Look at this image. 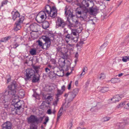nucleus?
Listing matches in <instances>:
<instances>
[{"label": "nucleus", "mask_w": 129, "mask_h": 129, "mask_svg": "<svg viewBox=\"0 0 129 129\" xmlns=\"http://www.w3.org/2000/svg\"><path fill=\"white\" fill-rule=\"evenodd\" d=\"M88 70L87 68V67H84L82 69L83 71L82 72H85L86 71H87Z\"/></svg>", "instance_id": "nucleus-55"}, {"label": "nucleus", "mask_w": 129, "mask_h": 129, "mask_svg": "<svg viewBox=\"0 0 129 129\" xmlns=\"http://www.w3.org/2000/svg\"><path fill=\"white\" fill-rule=\"evenodd\" d=\"M65 86L64 85H63L61 87V90L63 91V92L65 90Z\"/></svg>", "instance_id": "nucleus-59"}, {"label": "nucleus", "mask_w": 129, "mask_h": 129, "mask_svg": "<svg viewBox=\"0 0 129 129\" xmlns=\"http://www.w3.org/2000/svg\"><path fill=\"white\" fill-rule=\"evenodd\" d=\"M71 84H69L67 86V88L68 90H70L71 89Z\"/></svg>", "instance_id": "nucleus-60"}, {"label": "nucleus", "mask_w": 129, "mask_h": 129, "mask_svg": "<svg viewBox=\"0 0 129 129\" xmlns=\"http://www.w3.org/2000/svg\"><path fill=\"white\" fill-rule=\"evenodd\" d=\"M49 23L48 22L45 21L43 22L42 24V27L44 29H46L49 26Z\"/></svg>", "instance_id": "nucleus-23"}, {"label": "nucleus", "mask_w": 129, "mask_h": 129, "mask_svg": "<svg viewBox=\"0 0 129 129\" xmlns=\"http://www.w3.org/2000/svg\"><path fill=\"white\" fill-rule=\"evenodd\" d=\"M56 74L54 73L53 72H51L49 75L50 78L53 80L55 79L56 78Z\"/></svg>", "instance_id": "nucleus-24"}, {"label": "nucleus", "mask_w": 129, "mask_h": 129, "mask_svg": "<svg viewBox=\"0 0 129 129\" xmlns=\"http://www.w3.org/2000/svg\"><path fill=\"white\" fill-rule=\"evenodd\" d=\"M13 99L12 101V104H14L16 108H21L22 105L24 104V102L23 101L19 100L18 99H16L17 97H16Z\"/></svg>", "instance_id": "nucleus-9"}, {"label": "nucleus", "mask_w": 129, "mask_h": 129, "mask_svg": "<svg viewBox=\"0 0 129 129\" xmlns=\"http://www.w3.org/2000/svg\"><path fill=\"white\" fill-rule=\"evenodd\" d=\"M122 60L123 62H126L128 60V56H124L122 58Z\"/></svg>", "instance_id": "nucleus-44"}, {"label": "nucleus", "mask_w": 129, "mask_h": 129, "mask_svg": "<svg viewBox=\"0 0 129 129\" xmlns=\"http://www.w3.org/2000/svg\"><path fill=\"white\" fill-rule=\"evenodd\" d=\"M78 17L77 16H76L74 15L72 16V17H71V18H70V19L72 18V21L74 23H73L75 25V26L74 27L76 26L79 23L78 22Z\"/></svg>", "instance_id": "nucleus-17"}, {"label": "nucleus", "mask_w": 129, "mask_h": 129, "mask_svg": "<svg viewBox=\"0 0 129 129\" xmlns=\"http://www.w3.org/2000/svg\"><path fill=\"white\" fill-rule=\"evenodd\" d=\"M125 103L124 108L127 110H129V103H127L126 102H125Z\"/></svg>", "instance_id": "nucleus-43"}, {"label": "nucleus", "mask_w": 129, "mask_h": 129, "mask_svg": "<svg viewBox=\"0 0 129 129\" xmlns=\"http://www.w3.org/2000/svg\"><path fill=\"white\" fill-rule=\"evenodd\" d=\"M49 118L48 117H46L45 119V122L43 123V124L45 125H46L48 121Z\"/></svg>", "instance_id": "nucleus-48"}, {"label": "nucleus", "mask_w": 129, "mask_h": 129, "mask_svg": "<svg viewBox=\"0 0 129 129\" xmlns=\"http://www.w3.org/2000/svg\"><path fill=\"white\" fill-rule=\"evenodd\" d=\"M101 104L99 103H98L94 107H97L98 109H99L101 108Z\"/></svg>", "instance_id": "nucleus-49"}, {"label": "nucleus", "mask_w": 129, "mask_h": 129, "mask_svg": "<svg viewBox=\"0 0 129 129\" xmlns=\"http://www.w3.org/2000/svg\"><path fill=\"white\" fill-rule=\"evenodd\" d=\"M84 44L83 41L81 40L76 45V46L77 47H81L82 46L83 44Z\"/></svg>", "instance_id": "nucleus-37"}, {"label": "nucleus", "mask_w": 129, "mask_h": 129, "mask_svg": "<svg viewBox=\"0 0 129 129\" xmlns=\"http://www.w3.org/2000/svg\"><path fill=\"white\" fill-rule=\"evenodd\" d=\"M125 102H122L120 103L117 106V107L118 108H120L122 107L123 106H125Z\"/></svg>", "instance_id": "nucleus-39"}, {"label": "nucleus", "mask_w": 129, "mask_h": 129, "mask_svg": "<svg viewBox=\"0 0 129 129\" xmlns=\"http://www.w3.org/2000/svg\"><path fill=\"white\" fill-rule=\"evenodd\" d=\"M79 91V89L78 88H75L73 90L68 93V101L71 102L75 97Z\"/></svg>", "instance_id": "nucleus-7"}, {"label": "nucleus", "mask_w": 129, "mask_h": 129, "mask_svg": "<svg viewBox=\"0 0 129 129\" xmlns=\"http://www.w3.org/2000/svg\"><path fill=\"white\" fill-rule=\"evenodd\" d=\"M62 108L63 107H61L58 113L57 114V120H58L60 118V116L62 115L64 111L63 109H62Z\"/></svg>", "instance_id": "nucleus-22"}, {"label": "nucleus", "mask_w": 129, "mask_h": 129, "mask_svg": "<svg viewBox=\"0 0 129 129\" xmlns=\"http://www.w3.org/2000/svg\"><path fill=\"white\" fill-rule=\"evenodd\" d=\"M42 38L45 42V43L43 44L42 48L43 49H46L49 48L51 43L49 38L44 36L42 37Z\"/></svg>", "instance_id": "nucleus-8"}, {"label": "nucleus", "mask_w": 129, "mask_h": 129, "mask_svg": "<svg viewBox=\"0 0 129 129\" xmlns=\"http://www.w3.org/2000/svg\"><path fill=\"white\" fill-rule=\"evenodd\" d=\"M76 15L77 17H80L82 16V15H83V14L82 13L81 10V11L80 10H78L76 11Z\"/></svg>", "instance_id": "nucleus-35"}, {"label": "nucleus", "mask_w": 129, "mask_h": 129, "mask_svg": "<svg viewBox=\"0 0 129 129\" xmlns=\"http://www.w3.org/2000/svg\"><path fill=\"white\" fill-rule=\"evenodd\" d=\"M56 74L59 76H63L64 75V71L62 70H59L57 71Z\"/></svg>", "instance_id": "nucleus-26"}, {"label": "nucleus", "mask_w": 129, "mask_h": 129, "mask_svg": "<svg viewBox=\"0 0 129 129\" xmlns=\"http://www.w3.org/2000/svg\"><path fill=\"white\" fill-rule=\"evenodd\" d=\"M24 20V17H21L19 19L18 21L16 22L15 24L14 28L15 30L17 31L18 30L20 29L21 27L20 24L22 23Z\"/></svg>", "instance_id": "nucleus-10"}, {"label": "nucleus", "mask_w": 129, "mask_h": 129, "mask_svg": "<svg viewBox=\"0 0 129 129\" xmlns=\"http://www.w3.org/2000/svg\"><path fill=\"white\" fill-rule=\"evenodd\" d=\"M63 91L59 89H58L57 91V93L56 94V98H58L60 95L63 93Z\"/></svg>", "instance_id": "nucleus-32"}, {"label": "nucleus", "mask_w": 129, "mask_h": 129, "mask_svg": "<svg viewBox=\"0 0 129 129\" xmlns=\"http://www.w3.org/2000/svg\"><path fill=\"white\" fill-rule=\"evenodd\" d=\"M123 124L122 123H117L115 125V127L117 129H120L122 128L123 127Z\"/></svg>", "instance_id": "nucleus-27"}, {"label": "nucleus", "mask_w": 129, "mask_h": 129, "mask_svg": "<svg viewBox=\"0 0 129 129\" xmlns=\"http://www.w3.org/2000/svg\"><path fill=\"white\" fill-rule=\"evenodd\" d=\"M39 27V25L35 23H33L29 26L30 30L33 32L37 31Z\"/></svg>", "instance_id": "nucleus-12"}, {"label": "nucleus", "mask_w": 129, "mask_h": 129, "mask_svg": "<svg viewBox=\"0 0 129 129\" xmlns=\"http://www.w3.org/2000/svg\"><path fill=\"white\" fill-rule=\"evenodd\" d=\"M78 81H76L75 82V85L76 86H77L78 85Z\"/></svg>", "instance_id": "nucleus-64"}, {"label": "nucleus", "mask_w": 129, "mask_h": 129, "mask_svg": "<svg viewBox=\"0 0 129 129\" xmlns=\"http://www.w3.org/2000/svg\"><path fill=\"white\" fill-rule=\"evenodd\" d=\"M52 112L50 109H48L47 111V113L48 114H51Z\"/></svg>", "instance_id": "nucleus-61"}, {"label": "nucleus", "mask_w": 129, "mask_h": 129, "mask_svg": "<svg viewBox=\"0 0 129 129\" xmlns=\"http://www.w3.org/2000/svg\"><path fill=\"white\" fill-rule=\"evenodd\" d=\"M45 9L46 11H45L46 13L49 15L50 12L52 10V7L51 8L49 5H47L46 6Z\"/></svg>", "instance_id": "nucleus-20"}, {"label": "nucleus", "mask_w": 129, "mask_h": 129, "mask_svg": "<svg viewBox=\"0 0 129 129\" xmlns=\"http://www.w3.org/2000/svg\"><path fill=\"white\" fill-rule=\"evenodd\" d=\"M120 81V79L119 78H112L111 80V81L112 83H115L117 82H118Z\"/></svg>", "instance_id": "nucleus-29"}, {"label": "nucleus", "mask_w": 129, "mask_h": 129, "mask_svg": "<svg viewBox=\"0 0 129 129\" xmlns=\"http://www.w3.org/2000/svg\"><path fill=\"white\" fill-rule=\"evenodd\" d=\"M120 96L118 95H117L114 96L112 98L109 99V101H112L113 103H115L118 102L121 99Z\"/></svg>", "instance_id": "nucleus-14"}, {"label": "nucleus", "mask_w": 129, "mask_h": 129, "mask_svg": "<svg viewBox=\"0 0 129 129\" xmlns=\"http://www.w3.org/2000/svg\"><path fill=\"white\" fill-rule=\"evenodd\" d=\"M108 42H106L103 45H102L101 47V48H102L104 46H106L108 44Z\"/></svg>", "instance_id": "nucleus-58"}, {"label": "nucleus", "mask_w": 129, "mask_h": 129, "mask_svg": "<svg viewBox=\"0 0 129 129\" xmlns=\"http://www.w3.org/2000/svg\"><path fill=\"white\" fill-rule=\"evenodd\" d=\"M29 52L31 55H35L36 54V50L34 48H32L31 49Z\"/></svg>", "instance_id": "nucleus-31"}, {"label": "nucleus", "mask_w": 129, "mask_h": 129, "mask_svg": "<svg viewBox=\"0 0 129 129\" xmlns=\"http://www.w3.org/2000/svg\"><path fill=\"white\" fill-rule=\"evenodd\" d=\"M17 85L15 82H13L11 85L9 86L10 90L9 91H6L5 93L3 92L0 94V102L4 104V107L6 108L8 107L9 103V99L8 98V95L5 94V93H8L11 97L15 98L18 97V96L16 94V89Z\"/></svg>", "instance_id": "nucleus-1"}, {"label": "nucleus", "mask_w": 129, "mask_h": 129, "mask_svg": "<svg viewBox=\"0 0 129 129\" xmlns=\"http://www.w3.org/2000/svg\"><path fill=\"white\" fill-rule=\"evenodd\" d=\"M7 115V113L6 112H3V113H2L1 115L2 117H3V116L6 117Z\"/></svg>", "instance_id": "nucleus-57"}, {"label": "nucleus", "mask_w": 129, "mask_h": 129, "mask_svg": "<svg viewBox=\"0 0 129 129\" xmlns=\"http://www.w3.org/2000/svg\"><path fill=\"white\" fill-rule=\"evenodd\" d=\"M63 28V31L64 34L68 33V30L67 29V28L64 27Z\"/></svg>", "instance_id": "nucleus-56"}, {"label": "nucleus", "mask_w": 129, "mask_h": 129, "mask_svg": "<svg viewBox=\"0 0 129 129\" xmlns=\"http://www.w3.org/2000/svg\"><path fill=\"white\" fill-rule=\"evenodd\" d=\"M38 43L39 45L40 46L42 47L43 44L42 42L40 40H38Z\"/></svg>", "instance_id": "nucleus-53"}, {"label": "nucleus", "mask_w": 129, "mask_h": 129, "mask_svg": "<svg viewBox=\"0 0 129 129\" xmlns=\"http://www.w3.org/2000/svg\"><path fill=\"white\" fill-rule=\"evenodd\" d=\"M54 88V86L52 85L46 87V90L47 91H51Z\"/></svg>", "instance_id": "nucleus-28"}, {"label": "nucleus", "mask_w": 129, "mask_h": 129, "mask_svg": "<svg viewBox=\"0 0 129 129\" xmlns=\"http://www.w3.org/2000/svg\"><path fill=\"white\" fill-rule=\"evenodd\" d=\"M11 38V37L10 36H9L8 37H5L4 38L2 39L1 40H0V42H6L9 39H10Z\"/></svg>", "instance_id": "nucleus-33"}, {"label": "nucleus", "mask_w": 129, "mask_h": 129, "mask_svg": "<svg viewBox=\"0 0 129 129\" xmlns=\"http://www.w3.org/2000/svg\"><path fill=\"white\" fill-rule=\"evenodd\" d=\"M34 68L36 71V73H38L39 72V67L37 66H34Z\"/></svg>", "instance_id": "nucleus-46"}, {"label": "nucleus", "mask_w": 129, "mask_h": 129, "mask_svg": "<svg viewBox=\"0 0 129 129\" xmlns=\"http://www.w3.org/2000/svg\"><path fill=\"white\" fill-rule=\"evenodd\" d=\"M110 119V118L109 117H104L103 119V121L104 122L107 121L109 120Z\"/></svg>", "instance_id": "nucleus-47"}, {"label": "nucleus", "mask_w": 129, "mask_h": 129, "mask_svg": "<svg viewBox=\"0 0 129 129\" xmlns=\"http://www.w3.org/2000/svg\"><path fill=\"white\" fill-rule=\"evenodd\" d=\"M78 55H79L78 54V53L77 52V53H76L75 55V57L76 58L78 59Z\"/></svg>", "instance_id": "nucleus-63"}, {"label": "nucleus", "mask_w": 129, "mask_h": 129, "mask_svg": "<svg viewBox=\"0 0 129 129\" xmlns=\"http://www.w3.org/2000/svg\"><path fill=\"white\" fill-rule=\"evenodd\" d=\"M47 99L50 101H51L52 100V96H48L47 97Z\"/></svg>", "instance_id": "nucleus-54"}, {"label": "nucleus", "mask_w": 129, "mask_h": 129, "mask_svg": "<svg viewBox=\"0 0 129 129\" xmlns=\"http://www.w3.org/2000/svg\"><path fill=\"white\" fill-rule=\"evenodd\" d=\"M109 90V88L108 87H105L102 88L101 90V91L104 93L108 91Z\"/></svg>", "instance_id": "nucleus-38"}, {"label": "nucleus", "mask_w": 129, "mask_h": 129, "mask_svg": "<svg viewBox=\"0 0 129 129\" xmlns=\"http://www.w3.org/2000/svg\"><path fill=\"white\" fill-rule=\"evenodd\" d=\"M19 95L21 96L22 97H23L24 95V91L22 90H19Z\"/></svg>", "instance_id": "nucleus-42"}, {"label": "nucleus", "mask_w": 129, "mask_h": 129, "mask_svg": "<svg viewBox=\"0 0 129 129\" xmlns=\"http://www.w3.org/2000/svg\"><path fill=\"white\" fill-rule=\"evenodd\" d=\"M45 72L47 73H50V69H49L48 68H45Z\"/></svg>", "instance_id": "nucleus-52"}, {"label": "nucleus", "mask_w": 129, "mask_h": 129, "mask_svg": "<svg viewBox=\"0 0 129 129\" xmlns=\"http://www.w3.org/2000/svg\"><path fill=\"white\" fill-rule=\"evenodd\" d=\"M47 14L45 11H41L37 15L36 19L39 23L43 22L44 20L47 18Z\"/></svg>", "instance_id": "nucleus-6"}, {"label": "nucleus", "mask_w": 129, "mask_h": 129, "mask_svg": "<svg viewBox=\"0 0 129 129\" xmlns=\"http://www.w3.org/2000/svg\"><path fill=\"white\" fill-rule=\"evenodd\" d=\"M70 28L71 29V34H68L65 36L66 42L68 43L69 41L71 40L72 42L76 43L79 38V34L81 32L82 28L80 27L76 29H72L71 28Z\"/></svg>", "instance_id": "nucleus-2"}, {"label": "nucleus", "mask_w": 129, "mask_h": 129, "mask_svg": "<svg viewBox=\"0 0 129 129\" xmlns=\"http://www.w3.org/2000/svg\"><path fill=\"white\" fill-rule=\"evenodd\" d=\"M19 45L16 43H14L11 46L12 48H13L14 49L16 48Z\"/></svg>", "instance_id": "nucleus-41"}, {"label": "nucleus", "mask_w": 129, "mask_h": 129, "mask_svg": "<svg viewBox=\"0 0 129 129\" xmlns=\"http://www.w3.org/2000/svg\"><path fill=\"white\" fill-rule=\"evenodd\" d=\"M66 25V23L63 20L59 17L58 18L56 22V26L57 27H61L62 28H63Z\"/></svg>", "instance_id": "nucleus-11"}, {"label": "nucleus", "mask_w": 129, "mask_h": 129, "mask_svg": "<svg viewBox=\"0 0 129 129\" xmlns=\"http://www.w3.org/2000/svg\"><path fill=\"white\" fill-rule=\"evenodd\" d=\"M80 9H82L81 11L83 14V15H84V17H86V13L88 12V11L87 8L86 7L82 8V9L81 8Z\"/></svg>", "instance_id": "nucleus-21"}, {"label": "nucleus", "mask_w": 129, "mask_h": 129, "mask_svg": "<svg viewBox=\"0 0 129 129\" xmlns=\"http://www.w3.org/2000/svg\"><path fill=\"white\" fill-rule=\"evenodd\" d=\"M27 122L30 124V129H37V126L36 123L37 124L38 121V118L34 115H31L27 118Z\"/></svg>", "instance_id": "nucleus-4"}, {"label": "nucleus", "mask_w": 129, "mask_h": 129, "mask_svg": "<svg viewBox=\"0 0 129 129\" xmlns=\"http://www.w3.org/2000/svg\"><path fill=\"white\" fill-rule=\"evenodd\" d=\"M12 14V19L14 20L17 18H19L20 16V14L17 11L15 12L13 11Z\"/></svg>", "instance_id": "nucleus-18"}, {"label": "nucleus", "mask_w": 129, "mask_h": 129, "mask_svg": "<svg viewBox=\"0 0 129 129\" xmlns=\"http://www.w3.org/2000/svg\"><path fill=\"white\" fill-rule=\"evenodd\" d=\"M43 117H40L39 118H38L39 120L37 123V124H38L39 122H41V121H42L43 119Z\"/></svg>", "instance_id": "nucleus-50"}, {"label": "nucleus", "mask_w": 129, "mask_h": 129, "mask_svg": "<svg viewBox=\"0 0 129 129\" xmlns=\"http://www.w3.org/2000/svg\"><path fill=\"white\" fill-rule=\"evenodd\" d=\"M12 124L9 122L4 123L2 125V129H11Z\"/></svg>", "instance_id": "nucleus-13"}, {"label": "nucleus", "mask_w": 129, "mask_h": 129, "mask_svg": "<svg viewBox=\"0 0 129 129\" xmlns=\"http://www.w3.org/2000/svg\"><path fill=\"white\" fill-rule=\"evenodd\" d=\"M65 14L66 17H67V21L69 22L68 25V27L69 28H71V27H73L75 25L73 23H72L70 21V18L72 17L74 15L73 14V11L72 9H68L67 6H66L65 9Z\"/></svg>", "instance_id": "nucleus-5"}, {"label": "nucleus", "mask_w": 129, "mask_h": 129, "mask_svg": "<svg viewBox=\"0 0 129 129\" xmlns=\"http://www.w3.org/2000/svg\"><path fill=\"white\" fill-rule=\"evenodd\" d=\"M15 114L18 115L20 114H21L23 112V108L21 109V108H16Z\"/></svg>", "instance_id": "nucleus-25"}, {"label": "nucleus", "mask_w": 129, "mask_h": 129, "mask_svg": "<svg viewBox=\"0 0 129 129\" xmlns=\"http://www.w3.org/2000/svg\"><path fill=\"white\" fill-rule=\"evenodd\" d=\"M16 107L15 106V105L14 104H13L11 106L10 108V110L14 114L15 113L16 111Z\"/></svg>", "instance_id": "nucleus-30"}, {"label": "nucleus", "mask_w": 129, "mask_h": 129, "mask_svg": "<svg viewBox=\"0 0 129 129\" xmlns=\"http://www.w3.org/2000/svg\"><path fill=\"white\" fill-rule=\"evenodd\" d=\"M89 11L90 13H95L97 11V10L96 8H90V9Z\"/></svg>", "instance_id": "nucleus-40"}, {"label": "nucleus", "mask_w": 129, "mask_h": 129, "mask_svg": "<svg viewBox=\"0 0 129 129\" xmlns=\"http://www.w3.org/2000/svg\"><path fill=\"white\" fill-rule=\"evenodd\" d=\"M8 2V1L7 0L4 1L2 3L1 6H0V9L1 8V7H3L4 5H5L7 4Z\"/></svg>", "instance_id": "nucleus-45"}, {"label": "nucleus", "mask_w": 129, "mask_h": 129, "mask_svg": "<svg viewBox=\"0 0 129 129\" xmlns=\"http://www.w3.org/2000/svg\"><path fill=\"white\" fill-rule=\"evenodd\" d=\"M70 101L68 102H66L61 107H63L62 109H63L64 111H65L67 110V109L69 108L70 105Z\"/></svg>", "instance_id": "nucleus-19"}, {"label": "nucleus", "mask_w": 129, "mask_h": 129, "mask_svg": "<svg viewBox=\"0 0 129 129\" xmlns=\"http://www.w3.org/2000/svg\"><path fill=\"white\" fill-rule=\"evenodd\" d=\"M57 52L59 53L60 54H61L62 53V50H66V48H60L59 47H58L57 48Z\"/></svg>", "instance_id": "nucleus-36"}, {"label": "nucleus", "mask_w": 129, "mask_h": 129, "mask_svg": "<svg viewBox=\"0 0 129 129\" xmlns=\"http://www.w3.org/2000/svg\"><path fill=\"white\" fill-rule=\"evenodd\" d=\"M40 76L38 74H35V71L32 69H27L24 72V79L25 81L32 79V82H37L40 79Z\"/></svg>", "instance_id": "nucleus-3"}, {"label": "nucleus", "mask_w": 129, "mask_h": 129, "mask_svg": "<svg viewBox=\"0 0 129 129\" xmlns=\"http://www.w3.org/2000/svg\"><path fill=\"white\" fill-rule=\"evenodd\" d=\"M65 50V53H63V52H62V53L61 54V57L63 59V64H64L65 63V60L64 59H67L69 55L67 53V52L68 51V50L67 49H66V50Z\"/></svg>", "instance_id": "nucleus-16"}, {"label": "nucleus", "mask_w": 129, "mask_h": 129, "mask_svg": "<svg viewBox=\"0 0 129 129\" xmlns=\"http://www.w3.org/2000/svg\"><path fill=\"white\" fill-rule=\"evenodd\" d=\"M105 78V75L104 73H101L98 75V78L100 79H103Z\"/></svg>", "instance_id": "nucleus-34"}, {"label": "nucleus", "mask_w": 129, "mask_h": 129, "mask_svg": "<svg viewBox=\"0 0 129 129\" xmlns=\"http://www.w3.org/2000/svg\"><path fill=\"white\" fill-rule=\"evenodd\" d=\"M56 100L53 102V104L54 105L56 106L57 105V103L59 99L58 98H56Z\"/></svg>", "instance_id": "nucleus-51"}, {"label": "nucleus", "mask_w": 129, "mask_h": 129, "mask_svg": "<svg viewBox=\"0 0 129 129\" xmlns=\"http://www.w3.org/2000/svg\"><path fill=\"white\" fill-rule=\"evenodd\" d=\"M85 72H82L81 73L80 75V76L81 77L82 76H83L85 74Z\"/></svg>", "instance_id": "nucleus-62"}, {"label": "nucleus", "mask_w": 129, "mask_h": 129, "mask_svg": "<svg viewBox=\"0 0 129 129\" xmlns=\"http://www.w3.org/2000/svg\"><path fill=\"white\" fill-rule=\"evenodd\" d=\"M57 10L56 8L54 6L52 7V10L50 12L49 15L52 17L54 18L57 15Z\"/></svg>", "instance_id": "nucleus-15"}]
</instances>
